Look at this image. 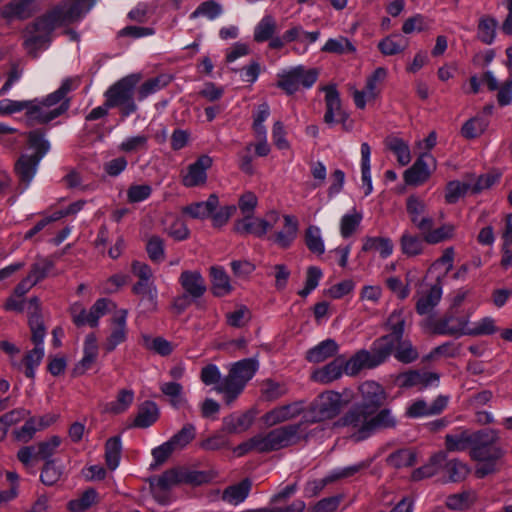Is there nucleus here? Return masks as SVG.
Here are the masks:
<instances>
[{
	"label": "nucleus",
	"instance_id": "1",
	"mask_svg": "<svg viewBox=\"0 0 512 512\" xmlns=\"http://www.w3.org/2000/svg\"><path fill=\"white\" fill-rule=\"evenodd\" d=\"M362 402L353 405L339 418L337 425L353 431L357 441L365 440L377 431L395 429L398 419L392 409L383 407L387 394L375 381H365L359 386Z\"/></svg>",
	"mask_w": 512,
	"mask_h": 512
},
{
	"label": "nucleus",
	"instance_id": "2",
	"mask_svg": "<svg viewBox=\"0 0 512 512\" xmlns=\"http://www.w3.org/2000/svg\"><path fill=\"white\" fill-rule=\"evenodd\" d=\"M92 5L89 0H62L29 23L24 30L23 42L27 54L37 58L39 52L50 45L56 28L77 22Z\"/></svg>",
	"mask_w": 512,
	"mask_h": 512
},
{
	"label": "nucleus",
	"instance_id": "3",
	"mask_svg": "<svg viewBox=\"0 0 512 512\" xmlns=\"http://www.w3.org/2000/svg\"><path fill=\"white\" fill-rule=\"evenodd\" d=\"M301 423L280 426L265 434H257L240 443L234 452L243 456L249 452L269 453L295 444L299 439Z\"/></svg>",
	"mask_w": 512,
	"mask_h": 512
},
{
	"label": "nucleus",
	"instance_id": "4",
	"mask_svg": "<svg viewBox=\"0 0 512 512\" xmlns=\"http://www.w3.org/2000/svg\"><path fill=\"white\" fill-rule=\"evenodd\" d=\"M211 476L208 472L191 470L186 467H175L166 470L159 476H153L148 479L154 498L161 504L167 503V497L164 492L180 484H190L194 486L208 483Z\"/></svg>",
	"mask_w": 512,
	"mask_h": 512
},
{
	"label": "nucleus",
	"instance_id": "5",
	"mask_svg": "<svg viewBox=\"0 0 512 512\" xmlns=\"http://www.w3.org/2000/svg\"><path fill=\"white\" fill-rule=\"evenodd\" d=\"M257 369L258 361L253 358H246L234 363L228 375L215 387L216 391L223 393L226 403L231 404L255 375Z\"/></svg>",
	"mask_w": 512,
	"mask_h": 512
},
{
	"label": "nucleus",
	"instance_id": "6",
	"mask_svg": "<svg viewBox=\"0 0 512 512\" xmlns=\"http://www.w3.org/2000/svg\"><path fill=\"white\" fill-rule=\"evenodd\" d=\"M140 79L141 77L138 74L125 76L110 86L104 93L107 106L119 108L122 118L128 117L138 109L134 101V91Z\"/></svg>",
	"mask_w": 512,
	"mask_h": 512
},
{
	"label": "nucleus",
	"instance_id": "7",
	"mask_svg": "<svg viewBox=\"0 0 512 512\" xmlns=\"http://www.w3.org/2000/svg\"><path fill=\"white\" fill-rule=\"evenodd\" d=\"M343 406L342 395L335 391L321 393L304 415L306 422L317 423L334 418Z\"/></svg>",
	"mask_w": 512,
	"mask_h": 512
},
{
	"label": "nucleus",
	"instance_id": "8",
	"mask_svg": "<svg viewBox=\"0 0 512 512\" xmlns=\"http://www.w3.org/2000/svg\"><path fill=\"white\" fill-rule=\"evenodd\" d=\"M499 440L498 432L494 429L485 428L473 432L470 457L473 460H498L504 452L496 446Z\"/></svg>",
	"mask_w": 512,
	"mask_h": 512
},
{
	"label": "nucleus",
	"instance_id": "9",
	"mask_svg": "<svg viewBox=\"0 0 512 512\" xmlns=\"http://www.w3.org/2000/svg\"><path fill=\"white\" fill-rule=\"evenodd\" d=\"M406 321L407 314L403 309L394 310L387 318L385 328L389 333L381 336L373 343L383 357L388 359L390 356V351L394 343L393 341H398L401 338H404Z\"/></svg>",
	"mask_w": 512,
	"mask_h": 512
},
{
	"label": "nucleus",
	"instance_id": "10",
	"mask_svg": "<svg viewBox=\"0 0 512 512\" xmlns=\"http://www.w3.org/2000/svg\"><path fill=\"white\" fill-rule=\"evenodd\" d=\"M387 360L373 344L371 351L360 350L349 360L344 359L343 370L347 375H356L362 368H374Z\"/></svg>",
	"mask_w": 512,
	"mask_h": 512
},
{
	"label": "nucleus",
	"instance_id": "11",
	"mask_svg": "<svg viewBox=\"0 0 512 512\" xmlns=\"http://www.w3.org/2000/svg\"><path fill=\"white\" fill-rule=\"evenodd\" d=\"M27 316L31 331V341L35 346L42 347L46 336V327L42 316L41 301L37 296H33L28 300Z\"/></svg>",
	"mask_w": 512,
	"mask_h": 512
},
{
	"label": "nucleus",
	"instance_id": "12",
	"mask_svg": "<svg viewBox=\"0 0 512 512\" xmlns=\"http://www.w3.org/2000/svg\"><path fill=\"white\" fill-rule=\"evenodd\" d=\"M304 411V402L294 401L273 408L272 410L266 412L261 419L265 426L273 427L283 422L295 419Z\"/></svg>",
	"mask_w": 512,
	"mask_h": 512
},
{
	"label": "nucleus",
	"instance_id": "13",
	"mask_svg": "<svg viewBox=\"0 0 512 512\" xmlns=\"http://www.w3.org/2000/svg\"><path fill=\"white\" fill-rule=\"evenodd\" d=\"M325 92L326 112L324 114V122L326 124H333L336 121L343 124L348 119V114L342 109L340 94L335 84H330L321 87Z\"/></svg>",
	"mask_w": 512,
	"mask_h": 512
},
{
	"label": "nucleus",
	"instance_id": "14",
	"mask_svg": "<svg viewBox=\"0 0 512 512\" xmlns=\"http://www.w3.org/2000/svg\"><path fill=\"white\" fill-rule=\"evenodd\" d=\"M406 210L410 221L418 230L434 227V220L426 214L427 205L420 197L410 195L406 199Z\"/></svg>",
	"mask_w": 512,
	"mask_h": 512
},
{
	"label": "nucleus",
	"instance_id": "15",
	"mask_svg": "<svg viewBox=\"0 0 512 512\" xmlns=\"http://www.w3.org/2000/svg\"><path fill=\"white\" fill-rule=\"evenodd\" d=\"M36 0H11L0 10L1 16L7 21L26 20L38 11Z\"/></svg>",
	"mask_w": 512,
	"mask_h": 512
},
{
	"label": "nucleus",
	"instance_id": "16",
	"mask_svg": "<svg viewBox=\"0 0 512 512\" xmlns=\"http://www.w3.org/2000/svg\"><path fill=\"white\" fill-rule=\"evenodd\" d=\"M69 108L68 101H63L58 107L50 109L43 105V102L33 105L29 102V107L26 108V117L29 125L36 123L45 124L63 114Z\"/></svg>",
	"mask_w": 512,
	"mask_h": 512
},
{
	"label": "nucleus",
	"instance_id": "17",
	"mask_svg": "<svg viewBox=\"0 0 512 512\" xmlns=\"http://www.w3.org/2000/svg\"><path fill=\"white\" fill-rule=\"evenodd\" d=\"M449 402V397L439 395L431 404L424 400L413 402L406 410V416L410 418H418L423 416H433L442 413Z\"/></svg>",
	"mask_w": 512,
	"mask_h": 512
},
{
	"label": "nucleus",
	"instance_id": "18",
	"mask_svg": "<svg viewBox=\"0 0 512 512\" xmlns=\"http://www.w3.org/2000/svg\"><path fill=\"white\" fill-rule=\"evenodd\" d=\"M468 317L455 316L450 313L437 320L434 324V332L441 335H467L464 331H469Z\"/></svg>",
	"mask_w": 512,
	"mask_h": 512
},
{
	"label": "nucleus",
	"instance_id": "19",
	"mask_svg": "<svg viewBox=\"0 0 512 512\" xmlns=\"http://www.w3.org/2000/svg\"><path fill=\"white\" fill-rule=\"evenodd\" d=\"M212 158L208 155L200 156L194 163L188 166V172L183 177L182 183L186 187L204 185L207 180L206 171L212 166Z\"/></svg>",
	"mask_w": 512,
	"mask_h": 512
},
{
	"label": "nucleus",
	"instance_id": "20",
	"mask_svg": "<svg viewBox=\"0 0 512 512\" xmlns=\"http://www.w3.org/2000/svg\"><path fill=\"white\" fill-rule=\"evenodd\" d=\"M255 417L254 409H249L240 415H228L223 418L222 430L229 434L245 432L253 425Z\"/></svg>",
	"mask_w": 512,
	"mask_h": 512
},
{
	"label": "nucleus",
	"instance_id": "21",
	"mask_svg": "<svg viewBox=\"0 0 512 512\" xmlns=\"http://www.w3.org/2000/svg\"><path fill=\"white\" fill-rule=\"evenodd\" d=\"M426 159L434 161L432 155L428 153L422 154L414 164L405 171L404 180L406 184L418 186L428 180L431 175V170L429 169Z\"/></svg>",
	"mask_w": 512,
	"mask_h": 512
},
{
	"label": "nucleus",
	"instance_id": "22",
	"mask_svg": "<svg viewBox=\"0 0 512 512\" xmlns=\"http://www.w3.org/2000/svg\"><path fill=\"white\" fill-rule=\"evenodd\" d=\"M83 352V358L77 364H75L74 368L72 369V376L74 377L85 374V372L92 367L97 359L98 345L95 334L90 333L86 336Z\"/></svg>",
	"mask_w": 512,
	"mask_h": 512
},
{
	"label": "nucleus",
	"instance_id": "23",
	"mask_svg": "<svg viewBox=\"0 0 512 512\" xmlns=\"http://www.w3.org/2000/svg\"><path fill=\"white\" fill-rule=\"evenodd\" d=\"M179 283L187 295L195 299L202 297L207 289L205 280L198 271H183L179 277Z\"/></svg>",
	"mask_w": 512,
	"mask_h": 512
},
{
	"label": "nucleus",
	"instance_id": "24",
	"mask_svg": "<svg viewBox=\"0 0 512 512\" xmlns=\"http://www.w3.org/2000/svg\"><path fill=\"white\" fill-rule=\"evenodd\" d=\"M344 366V357L338 356L333 361L317 369L312 374V379L322 384H328L341 377Z\"/></svg>",
	"mask_w": 512,
	"mask_h": 512
},
{
	"label": "nucleus",
	"instance_id": "25",
	"mask_svg": "<svg viewBox=\"0 0 512 512\" xmlns=\"http://www.w3.org/2000/svg\"><path fill=\"white\" fill-rule=\"evenodd\" d=\"M132 292L140 296V303L145 305L147 311H156L157 288L153 281H137L132 287Z\"/></svg>",
	"mask_w": 512,
	"mask_h": 512
},
{
	"label": "nucleus",
	"instance_id": "26",
	"mask_svg": "<svg viewBox=\"0 0 512 512\" xmlns=\"http://www.w3.org/2000/svg\"><path fill=\"white\" fill-rule=\"evenodd\" d=\"M473 432L468 429H458L445 436V448L448 452H462L471 449Z\"/></svg>",
	"mask_w": 512,
	"mask_h": 512
},
{
	"label": "nucleus",
	"instance_id": "27",
	"mask_svg": "<svg viewBox=\"0 0 512 512\" xmlns=\"http://www.w3.org/2000/svg\"><path fill=\"white\" fill-rule=\"evenodd\" d=\"M446 459L447 456L445 452L441 451L433 454L426 464L415 469L412 472L411 479L413 481H420L425 478H430L436 475L440 471V469H442Z\"/></svg>",
	"mask_w": 512,
	"mask_h": 512
},
{
	"label": "nucleus",
	"instance_id": "28",
	"mask_svg": "<svg viewBox=\"0 0 512 512\" xmlns=\"http://www.w3.org/2000/svg\"><path fill=\"white\" fill-rule=\"evenodd\" d=\"M126 317L127 311L120 310L119 315L113 318L115 327L104 344V348L107 352L113 351L119 344L126 340Z\"/></svg>",
	"mask_w": 512,
	"mask_h": 512
},
{
	"label": "nucleus",
	"instance_id": "29",
	"mask_svg": "<svg viewBox=\"0 0 512 512\" xmlns=\"http://www.w3.org/2000/svg\"><path fill=\"white\" fill-rule=\"evenodd\" d=\"M218 205V196L216 194H211L206 201L195 202L183 207L182 212L194 219H205L212 215Z\"/></svg>",
	"mask_w": 512,
	"mask_h": 512
},
{
	"label": "nucleus",
	"instance_id": "30",
	"mask_svg": "<svg viewBox=\"0 0 512 512\" xmlns=\"http://www.w3.org/2000/svg\"><path fill=\"white\" fill-rule=\"evenodd\" d=\"M251 487V480L245 478L237 484L226 487L222 493L221 499L231 505H238L248 497Z\"/></svg>",
	"mask_w": 512,
	"mask_h": 512
},
{
	"label": "nucleus",
	"instance_id": "31",
	"mask_svg": "<svg viewBox=\"0 0 512 512\" xmlns=\"http://www.w3.org/2000/svg\"><path fill=\"white\" fill-rule=\"evenodd\" d=\"M40 159L33 156L23 154L15 163V172L22 183L28 185L33 179Z\"/></svg>",
	"mask_w": 512,
	"mask_h": 512
},
{
	"label": "nucleus",
	"instance_id": "32",
	"mask_svg": "<svg viewBox=\"0 0 512 512\" xmlns=\"http://www.w3.org/2000/svg\"><path fill=\"white\" fill-rule=\"evenodd\" d=\"M298 232V221L294 216H284V229L277 232L272 238L274 242L281 248L290 247L295 240Z\"/></svg>",
	"mask_w": 512,
	"mask_h": 512
},
{
	"label": "nucleus",
	"instance_id": "33",
	"mask_svg": "<svg viewBox=\"0 0 512 512\" xmlns=\"http://www.w3.org/2000/svg\"><path fill=\"white\" fill-rule=\"evenodd\" d=\"M409 40L399 33L391 34L378 43V49L385 56H393L404 52Z\"/></svg>",
	"mask_w": 512,
	"mask_h": 512
},
{
	"label": "nucleus",
	"instance_id": "34",
	"mask_svg": "<svg viewBox=\"0 0 512 512\" xmlns=\"http://www.w3.org/2000/svg\"><path fill=\"white\" fill-rule=\"evenodd\" d=\"M393 347L390 351V355L401 363L409 364L416 361L419 357V353L416 347L413 346L411 341L407 338H401L398 341H393Z\"/></svg>",
	"mask_w": 512,
	"mask_h": 512
},
{
	"label": "nucleus",
	"instance_id": "35",
	"mask_svg": "<svg viewBox=\"0 0 512 512\" xmlns=\"http://www.w3.org/2000/svg\"><path fill=\"white\" fill-rule=\"evenodd\" d=\"M338 344L333 339H326L307 351L306 359L309 362L320 363L336 355Z\"/></svg>",
	"mask_w": 512,
	"mask_h": 512
},
{
	"label": "nucleus",
	"instance_id": "36",
	"mask_svg": "<svg viewBox=\"0 0 512 512\" xmlns=\"http://www.w3.org/2000/svg\"><path fill=\"white\" fill-rule=\"evenodd\" d=\"M159 418V408L152 401H145L138 408L137 416L134 420V426L139 428H148Z\"/></svg>",
	"mask_w": 512,
	"mask_h": 512
},
{
	"label": "nucleus",
	"instance_id": "37",
	"mask_svg": "<svg viewBox=\"0 0 512 512\" xmlns=\"http://www.w3.org/2000/svg\"><path fill=\"white\" fill-rule=\"evenodd\" d=\"M441 296V286L439 284L433 285L425 295L418 298L415 306L416 312L419 315H426L430 313L439 303Z\"/></svg>",
	"mask_w": 512,
	"mask_h": 512
},
{
	"label": "nucleus",
	"instance_id": "38",
	"mask_svg": "<svg viewBox=\"0 0 512 512\" xmlns=\"http://www.w3.org/2000/svg\"><path fill=\"white\" fill-rule=\"evenodd\" d=\"M425 243L424 236L421 237L408 231H405L400 238L401 251L407 257L420 255L424 250Z\"/></svg>",
	"mask_w": 512,
	"mask_h": 512
},
{
	"label": "nucleus",
	"instance_id": "39",
	"mask_svg": "<svg viewBox=\"0 0 512 512\" xmlns=\"http://www.w3.org/2000/svg\"><path fill=\"white\" fill-rule=\"evenodd\" d=\"M386 463L395 469L411 467L417 463V453L409 448L398 449L388 455Z\"/></svg>",
	"mask_w": 512,
	"mask_h": 512
},
{
	"label": "nucleus",
	"instance_id": "40",
	"mask_svg": "<svg viewBox=\"0 0 512 512\" xmlns=\"http://www.w3.org/2000/svg\"><path fill=\"white\" fill-rule=\"evenodd\" d=\"M212 292L217 297L228 295L232 291L230 279L227 273L221 267H211Z\"/></svg>",
	"mask_w": 512,
	"mask_h": 512
},
{
	"label": "nucleus",
	"instance_id": "41",
	"mask_svg": "<svg viewBox=\"0 0 512 512\" xmlns=\"http://www.w3.org/2000/svg\"><path fill=\"white\" fill-rule=\"evenodd\" d=\"M277 31V21L272 15H265L254 28L253 39L263 43L271 39Z\"/></svg>",
	"mask_w": 512,
	"mask_h": 512
},
{
	"label": "nucleus",
	"instance_id": "42",
	"mask_svg": "<svg viewBox=\"0 0 512 512\" xmlns=\"http://www.w3.org/2000/svg\"><path fill=\"white\" fill-rule=\"evenodd\" d=\"M54 268V262L48 257L38 256L34 263L31 264L27 276L37 285L39 282L48 277Z\"/></svg>",
	"mask_w": 512,
	"mask_h": 512
},
{
	"label": "nucleus",
	"instance_id": "43",
	"mask_svg": "<svg viewBox=\"0 0 512 512\" xmlns=\"http://www.w3.org/2000/svg\"><path fill=\"white\" fill-rule=\"evenodd\" d=\"M497 26L498 21L494 17L482 16L478 22L477 38L486 45L492 44L496 36Z\"/></svg>",
	"mask_w": 512,
	"mask_h": 512
},
{
	"label": "nucleus",
	"instance_id": "44",
	"mask_svg": "<svg viewBox=\"0 0 512 512\" xmlns=\"http://www.w3.org/2000/svg\"><path fill=\"white\" fill-rule=\"evenodd\" d=\"M386 147L392 151L400 165L405 166L411 161V154L408 144L401 138L388 137L385 140Z\"/></svg>",
	"mask_w": 512,
	"mask_h": 512
},
{
	"label": "nucleus",
	"instance_id": "45",
	"mask_svg": "<svg viewBox=\"0 0 512 512\" xmlns=\"http://www.w3.org/2000/svg\"><path fill=\"white\" fill-rule=\"evenodd\" d=\"M172 80L170 75H159L157 77L148 79L138 89V99L143 100L149 95L165 88Z\"/></svg>",
	"mask_w": 512,
	"mask_h": 512
},
{
	"label": "nucleus",
	"instance_id": "46",
	"mask_svg": "<svg viewBox=\"0 0 512 512\" xmlns=\"http://www.w3.org/2000/svg\"><path fill=\"white\" fill-rule=\"evenodd\" d=\"M122 451L120 436L109 438L105 443V462L110 470H115L120 461Z\"/></svg>",
	"mask_w": 512,
	"mask_h": 512
},
{
	"label": "nucleus",
	"instance_id": "47",
	"mask_svg": "<svg viewBox=\"0 0 512 512\" xmlns=\"http://www.w3.org/2000/svg\"><path fill=\"white\" fill-rule=\"evenodd\" d=\"M454 226L452 224H444L439 228L419 230L424 235V240L428 244H438L440 242L451 239L454 234Z\"/></svg>",
	"mask_w": 512,
	"mask_h": 512
},
{
	"label": "nucleus",
	"instance_id": "48",
	"mask_svg": "<svg viewBox=\"0 0 512 512\" xmlns=\"http://www.w3.org/2000/svg\"><path fill=\"white\" fill-rule=\"evenodd\" d=\"M161 392L170 398V403L173 407L179 408L187 403L184 397L183 386L178 382H165L160 385Z\"/></svg>",
	"mask_w": 512,
	"mask_h": 512
},
{
	"label": "nucleus",
	"instance_id": "49",
	"mask_svg": "<svg viewBox=\"0 0 512 512\" xmlns=\"http://www.w3.org/2000/svg\"><path fill=\"white\" fill-rule=\"evenodd\" d=\"M442 468L445 469L450 482H461L470 472L469 467L458 459L445 461Z\"/></svg>",
	"mask_w": 512,
	"mask_h": 512
},
{
	"label": "nucleus",
	"instance_id": "50",
	"mask_svg": "<svg viewBox=\"0 0 512 512\" xmlns=\"http://www.w3.org/2000/svg\"><path fill=\"white\" fill-rule=\"evenodd\" d=\"M362 250L368 252L371 250L379 251L383 258L388 257L393 251V243L389 238L368 237L366 238Z\"/></svg>",
	"mask_w": 512,
	"mask_h": 512
},
{
	"label": "nucleus",
	"instance_id": "51",
	"mask_svg": "<svg viewBox=\"0 0 512 512\" xmlns=\"http://www.w3.org/2000/svg\"><path fill=\"white\" fill-rule=\"evenodd\" d=\"M487 126L488 122L481 117L470 118L463 124L461 135L465 139H475L485 132Z\"/></svg>",
	"mask_w": 512,
	"mask_h": 512
},
{
	"label": "nucleus",
	"instance_id": "52",
	"mask_svg": "<svg viewBox=\"0 0 512 512\" xmlns=\"http://www.w3.org/2000/svg\"><path fill=\"white\" fill-rule=\"evenodd\" d=\"M61 443L62 439L57 435L51 436L50 438L37 443L35 446L37 451L35 452L34 457L45 460V462L47 460H51L50 458L54 455L56 449L61 445Z\"/></svg>",
	"mask_w": 512,
	"mask_h": 512
},
{
	"label": "nucleus",
	"instance_id": "53",
	"mask_svg": "<svg viewBox=\"0 0 512 512\" xmlns=\"http://www.w3.org/2000/svg\"><path fill=\"white\" fill-rule=\"evenodd\" d=\"M77 80H74V79H71V78H68L66 80L63 81V83L61 84L60 88L58 90H56L55 92L49 94L42 102H43V105L46 106V107H52L56 104H58L59 102H61L62 100L66 101L65 97L66 95L74 88H76L77 86ZM67 101L69 102V100L67 99Z\"/></svg>",
	"mask_w": 512,
	"mask_h": 512
},
{
	"label": "nucleus",
	"instance_id": "54",
	"mask_svg": "<svg viewBox=\"0 0 512 512\" xmlns=\"http://www.w3.org/2000/svg\"><path fill=\"white\" fill-rule=\"evenodd\" d=\"M196 435L195 426L191 423L185 424L180 431L173 435L169 441L176 451L182 450L186 447Z\"/></svg>",
	"mask_w": 512,
	"mask_h": 512
},
{
	"label": "nucleus",
	"instance_id": "55",
	"mask_svg": "<svg viewBox=\"0 0 512 512\" xmlns=\"http://www.w3.org/2000/svg\"><path fill=\"white\" fill-rule=\"evenodd\" d=\"M261 392L265 400L275 401L287 394L288 388L284 383L266 379L261 385Z\"/></svg>",
	"mask_w": 512,
	"mask_h": 512
},
{
	"label": "nucleus",
	"instance_id": "56",
	"mask_svg": "<svg viewBox=\"0 0 512 512\" xmlns=\"http://www.w3.org/2000/svg\"><path fill=\"white\" fill-rule=\"evenodd\" d=\"M44 357L43 347L35 346L34 349L28 351L24 358L23 363L25 365V376L33 379L35 377V369L38 367Z\"/></svg>",
	"mask_w": 512,
	"mask_h": 512
},
{
	"label": "nucleus",
	"instance_id": "57",
	"mask_svg": "<svg viewBox=\"0 0 512 512\" xmlns=\"http://www.w3.org/2000/svg\"><path fill=\"white\" fill-rule=\"evenodd\" d=\"M475 502V495L470 491L449 495L446 499V506L451 510H464Z\"/></svg>",
	"mask_w": 512,
	"mask_h": 512
},
{
	"label": "nucleus",
	"instance_id": "58",
	"mask_svg": "<svg viewBox=\"0 0 512 512\" xmlns=\"http://www.w3.org/2000/svg\"><path fill=\"white\" fill-rule=\"evenodd\" d=\"M468 191H471V184L460 181H450L446 185L445 201L448 204H455Z\"/></svg>",
	"mask_w": 512,
	"mask_h": 512
},
{
	"label": "nucleus",
	"instance_id": "59",
	"mask_svg": "<svg viewBox=\"0 0 512 512\" xmlns=\"http://www.w3.org/2000/svg\"><path fill=\"white\" fill-rule=\"evenodd\" d=\"M134 392L128 389H121L116 397V400L111 402L108 410L113 414H120L126 411L133 403Z\"/></svg>",
	"mask_w": 512,
	"mask_h": 512
},
{
	"label": "nucleus",
	"instance_id": "60",
	"mask_svg": "<svg viewBox=\"0 0 512 512\" xmlns=\"http://www.w3.org/2000/svg\"><path fill=\"white\" fill-rule=\"evenodd\" d=\"M63 471L55 463V460H47L42 468L40 480L46 486L56 484L62 477Z\"/></svg>",
	"mask_w": 512,
	"mask_h": 512
},
{
	"label": "nucleus",
	"instance_id": "61",
	"mask_svg": "<svg viewBox=\"0 0 512 512\" xmlns=\"http://www.w3.org/2000/svg\"><path fill=\"white\" fill-rule=\"evenodd\" d=\"M97 493L94 489L86 490L80 498L71 500L68 503V509L71 512H84L96 503Z\"/></svg>",
	"mask_w": 512,
	"mask_h": 512
},
{
	"label": "nucleus",
	"instance_id": "62",
	"mask_svg": "<svg viewBox=\"0 0 512 512\" xmlns=\"http://www.w3.org/2000/svg\"><path fill=\"white\" fill-rule=\"evenodd\" d=\"M225 318L230 327L242 328L250 321L251 314L246 306L241 305L236 310L227 312Z\"/></svg>",
	"mask_w": 512,
	"mask_h": 512
},
{
	"label": "nucleus",
	"instance_id": "63",
	"mask_svg": "<svg viewBox=\"0 0 512 512\" xmlns=\"http://www.w3.org/2000/svg\"><path fill=\"white\" fill-rule=\"evenodd\" d=\"M37 431L36 417H28L22 427L13 430L12 435L15 440L28 443L34 438Z\"/></svg>",
	"mask_w": 512,
	"mask_h": 512
},
{
	"label": "nucleus",
	"instance_id": "64",
	"mask_svg": "<svg viewBox=\"0 0 512 512\" xmlns=\"http://www.w3.org/2000/svg\"><path fill=\"white\" fill-rule=\"evenodd\" d=\"M305 243L312 253L321 255L325 251L324 243L318 227L310 226L307 228L305 233Z\"/></svg>",
	"mask_w": 512,
	"mask_h": 512
}]
</instances>
